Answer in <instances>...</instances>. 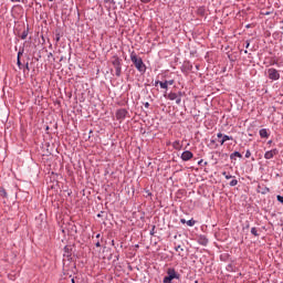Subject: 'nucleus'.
Masks as SVG:
<instances>
[{
	"instance_id": "6e6552de",
	"label": "nucleus",
	"mask_w": 283,
	"mask_h": 283,
	"mask_svg": "<svg viewBox=\"0 0 283 283\" xmlns=\"http://www.w3.org/2000/svg\"><path fill=\"white\" fill-rule=\"evenodd\" d=\"M158 85L161 90H166V92H167V90H169V85L167 84L166 81H164V82L155 81V87H158Z\"/></svg>"
},
{
	"instance_id": "393cba45",
	"label": "nucleus",
	"mask_w": 283,
	"mask_h": 283,
	"mask_svg": "<svg viewBox=\"0 0 283 283\" xmlns=\"http://www.w3.org/2000/svg\"><path fill=\"white\" fill-rule=\"evenodd\" d=\"M17 65L19 70H23V63H21V60H17Z\"/></svg>"
},
{
	"instance_id": "4be33fe9",
	"label": "nucleus",
	"mask_w": 283,
	"mask_h": 283,
	"mask_svg": "<svg viewBox=\"0 0 283 283\" xmlns=\"http://www.w3.org/2000/svg\"><path fill=\"white\" fill-rule=\"evenodd\" d=\"M222 176H224L226 180H231V178H235V177H233V176L227 174V171H223V172H222Z\"/></svg>"
},
{
	"instance_id": "1a4fd4ad",
	"label": "nucleus",
	"mask_w": 283,
	"mask_h": 283,
	"mask_svg": "<svg viewBox=\"0 0 283 283\" xmlns=\"http://www.w3.org/2000/svg\"><path fill=\"white\" fill-rule=\"evenodd\" d=\"M164 96L166 98H168V101H176V98H178V94L174 93V92H170L169 94H167V92H165Z\"/></svg>"
},
{
	"instance_id": "7c9ffc66",
	"label": "nucleus",
	"mask_w": 283,
	"mask_h": 283,
	"mask_svg": "<svg viewBox=\"0 0 283 283\" xmlns=\"http://www.w3.org/2000/svg\"><path fill=\"white\" fill-rule=\"evenodd\" d=\"M245 158H251V150L248 149V150L245 151Z\"/></svg>"
},
{
	"instance_id": "72a5a7b5",
	"label": "nucleus",
	"mask_w": 283,
	"mask_h": 283,
	"mask_svg": "<svg viewBox=\"0 0 283 283\" xmlns=\"http://www.w3.org/2000/svg\"><path fill=\"white\" fill-rule=\"evenodd\" d=\"M144 107H146V109H149V102L144 103Z\"/></svg>"
},
{
	"instance_id": "0eeeda50",
	"label": "nucleus",
	"mask_w": 283,
	"mask_h": 283,
	"mask_svg": "<svg viewBox=\"0 0 283 283\" xmlns=\"http://www.w3.org/2000/svg\"><path fill=\"white\" fill-rule=\"evenodd\" d=\"M191 158H193V153H191V150H185L181 154V160H184V163L191 160Z\"/></svg>"
},
{
	"instance_id": "f257e3e1",
	"label": "nucleus",
	"mask_w": 283,
	"mask_h": 283,
	"mask_svg": "<svg viewBox=\"0 0 283 283\" xmlns=\"http://www.w3.org/2000/svg\"><path fill=\"white\" fill-rule=\"evenodd\" d=\"M130 61L140 74H145V72H147V65H145V62H143V57H139L136 55V53L133 52L130 54Z\"/></svg>"
},
{
	"instance_id": "412c9836",
	"label": "nucleus",
	"mask_w": 283,
	"mask_h": 283,
	"mask_svg": "<svg viewBox=\"0 0 283 283\" xmlns=\"http://www.w3.org/2000/svg\"><path fill=\"white\" fill-rule=\"evenodd\" d=\"M22 70L24 74H25V71L30 72V63L27 62L25 65H23Z\"/></svg>"
},
{
	"instance_id": "473e14b6",
	"label": "nucleus",
	"mask_w": 283,
	"mask_h": 283,
	"mask_svg": "<svg viewBox=\"0 0 283 283\" xmlns=\"http://www.w3.org/2000/svg\"><path fill=\"white\" fill-rule=\"evenodd\" d=\"M11 3H21V0H10Z\"/></svg>"
},
{
	"instance_id": "a878e982",
	"label": "nucleus",
	"mask_w": 283,
	"mask_h": 283,
	"mask_svg": "<svg viewBox=\"0 0 283 283\" xmlns=\"http://www.w3.org/2000/svg\"><path fill=\"white\" fill-rule=\"evenodd\" d=\"M198 165H200V166L203 165L205 167H207V165H209V163L201 159V160L198 161Z\"/></svg>"
},
{
	"instance_id": "b1692460",
	"label": "nucleus",
	"mask_w": 283,
	"mask_h": 283,
	"mask_svg": "<svg viewBox=\"0 0 283 283\" xmlns=\"http://www.w3.org/2000/svg\"><path fill=\"white\" fill-rule=\"evenodd\" d=\"M238 185V179H232L230 181V187H235Z\"/></svg>"
},
{
	"instance_id": "09e8293b",
	"label": "nucleus",
	"mask_w": 283,
	"mask_h": 283,
	"mask_svg": "<svg viewBox=\"0 0 283 283\" xmlns=\"http://www.w3.org/2000/svg\"><path fill=\"white\" fill-rule=\"evenodd\" d=\"M249 227H250V226H249V223H248V224L245 226V229H249Z\"/></svg>"
},
{
	"instance_id": "f8f14e48",
	"label": "nucleus",
	"mask_w": 283,
	"mask_h": 283,
	"mask_svg": "<svg viewBox=\"0 0 283 283\" xmlns=\"http://www.w3.org/2000/svg\"><path fill=\"white\" fill-rule=\"evenodd\" d=\"M259 135L262 137V138H269V130H266V128H262L260 129L259 132Z\"/></svg>"
},
{
	"instance_id": "9d476101",
	"label": "nucleus",
	"mask_w": 283,
	"mask_h": 283,
	"mask_svg": "<svg viewBox=\"0 0 283 283\" xmlns=\"http://www.w3.org/2000/svg\"><path fill=\"white\" fill-rule=\"evenodd\" d=\"M217 137L222 138L226 143H227V140H233V136L222 135V133H218Z\"/></svg>"
},
{
	"instance_id": "c03bdc74",
	"label": "nucleus",
	"mask_w": 283,
	"mask_h": 283,
	"mask_svg": "<svg viewBox=\"0 0 283 283\" xmlns=\"http://www.w3.org/2000/svg\"><path fill=\"white\" fill-rule=\"evenodd\" d=\"M245 28H251V24H247Z\"/></svg>"
},
{
	"instance_id": "4c0bfd02",
	"label": "nucleus",
	"mask_w": 283,
	"mask_h": 283,
	"mask_svg": "<svg viewBox=\"0 0 283 283\" xmlns=\"http://www.w3.org/2000/svg\"><path fill=\"white\" fill-rule=\"evenodd\" d=\"M142 3H149L151 0H140Z\"/></svg>"
},
{
	"instance_id": "423d86ee",
	"label": "nucleus",
	"mask_w": 283,
	"mask_h": 283,
	"mask_svg": "<svg viewBox=\"0 0 283 283\" xmlns=\"http://www.w3.org/2000/svg\"><path fill=\"white\" fill-rule=\"evenodd\" d=\"M127 117V109L125 108H120L116 112V118L117 120H125V118Z\"/></svg>"
},
{
	"instance_id": "f03ea898",
	"label": "nucleus",
	"mask_w": 283,
	"mask_h": 283,
	"mask_svg": "<svg viewBox=\"0 0 283 283\" xmlns=\"http://www.w3.org/2000/svg\"><path fill=\"white\" fill-rule=\"evenodd\" d=\"M111 63L115 69V75L119 78V76L123 74V59L118 57V55H114Z\"/></svg>"
},
{
	"instance_id": "603ef678",
	"label": "nucleus",
	"mask_w": 283,
	"mask_h": 283,
	"mask_svg": "<svg viewBox=\"0 0 283 283\" xmlns=\"http://www.w3.org/2000/svg\"><path fill=\"white\" fill-rule=\"evenodd\" d=\"M49 1H51V2H52V1H54V0H49Z\"/></svg>"
},
{
	"instance_id": "c9c22d12",
	"label": "nucleus",
	"mask_w": 283,
	"mask_h": 283,
	"mask_svg": "<svg viewBox=\"0 0 283 283\" xmlns=\"http://www.w3.org/2000/svg\"><path fill=\"white\" fill-rule=\"evenodd\" d=\"M181 224H187V220L186 219H180Z\"/></svg>"
},
{
	"instance_id": "aec40b11",
	"label": "nucleus",
	"mask_w": 283,
	"mask_h": 283,
	"mask_svg": "<svg viewBox=\"0 0 283 283\" xmlns=\"http://www.w3.org/2000/svg\"><path fill=\"white\" fill-rule=\"evenodd\" d=\"M186 224H187L188 227H195L196 220L190 219V220L186 221Z\"/></svg>"
},
{
	"instance_id": "5fc2aeb1",
	"label": "nucleus",
	"mask_w": 283,
	"mask_h": 283,
	"mask_svg": "<svg viewBox=\"0 0 283 283\" xmlns=\"http://www.w3.org/2000/svg\"><path fill=\"white\" fill-rule=\"evenodd\" d=\"M281 23H283V20L281 21Z\"/></svg>"
},
{
	"instance_id": "c85d7f7f",
	"label": "nucleus",
	"mask_w": 283,
	"mask_h": 283,
	"mask_svg": "<svg viewBox=\"0 0 283 283\" xmlns=\"http://www.w3.org/2000/svg\"><path fill=\"white\" fill-rule=\"evenodd\" d=\"M176 83V81H174V80H166V84H168V85H174Z\"/></svg>"
},
{
	"instance_id": "7ed1b4c3",
	"label": "nucleus",
	"mask_w": 283,
	"mask_h": 283,
	"mask_svg": "<svg viewBox=\"0 0 283 283\" xmlns=\"http://www.w3.org/2000/svg\"><path fill=\"white\" fill-rule=\"evenodd\" d=\"M174 280H180V274L176 272V269L169 268L167 270V275L164 277V283H171Z\"/></svg>"
},
{
	"instance_id": "37998d69",
	"label": "nucleus",
	"mask_w": 283,
	"mask_h": 283,
	"mask_svg": "<svg viewBox=\"0 0 283 283\" xmlns=\"http://www.w3.org/2000/svg\"><path fill=\"white\" fill-rule=\"evenodd\" d=\"M196 70H200V65L197 64V65H196Z\"/></svg>"
},
{
	"instance_id": "c756f323",
	"label": "nucleus",
	"mask_w": 283,
	"mask_h": 283,
	"mask_svg": "<svg viewBox=\"0 0 283 283\" xmlns=\"http://www.w3.org/2000/svg\"><path fill=\"white\" fill-rule=\"evenodd\" d=\"M55 41H56V43H59V41H61V34H59V33L55 34Z\"/></svg>"
},
{
	"instance_id": "a18cd8bd",
	"label": "nucleus",
	"mask_w": 283,
	"mask_h": 283,
	"mask_svg": "<svg viewBox=\"0 0 283 283\" xmlns=\"http://www.w3.org/2000/svg\"><path fill=\"white\" fill-rule=\"evenodd\" d=\"M244 54H249V51H248V50H245V51H244Z\"/></svg>"
},
{
	"instance_id": "a211bd4d",
	"label": "nucleus",
	"mask_w": 283,
	"mask_h": 283,
	"mask_svg": "<svg viewBox=\"0 0 283 283\" xmlns=\"http://www.w3.org/2000/svg\"><path fill=\"white\" fill-rule=\"evenodd\" d=\"M251 233H252V235H254L255 238H260V233H258V228H251Z\"/></svg>"
},
{
	"instance_id": "9b49d317",
	"label": "nucleus",
	"mask_w": 283,
	"mask_h": 283,
	"mask_svg": "<svg viewBox=\"0 0 283 283\" xmlns=\"http://www.w3.org/2000/svg\"><path fill=\"white\" fill-rule=\"evenodd\" d=\"M64 256L72 258V249L69 245L64 247Z\"/></svg>"
},
{
	"instance_id": "5701e85b",
	"label": "nucleus",
	"mask_w": 283,
	"mask_h": 283,
	"mask_svg": "<svg viewBox=\"0 0 283 283\" xmlns=\"http://www.w3.org/2000/svg\"><path fill=\"white\" fill-rule=\"evenodd\" d=\"M23 52H24L23 49L19 50L17 60H21V56H23Z\"/></svg>"
},
{
	"instance_id": "e433bc0d",
	"label": "nucleus",
	"mask_w": 283,
	"mask_h": 283,
	"mask_svg": "<svg viewBox=\"0 0 283 283\" xmlns=\"http://www.w3.org/2000/svg\"><path fill=\"white\" fill-rule=\"evenodd\" d=\"M250 45H251V42L247 41L245 42V48L249 49Z\"/></svg>"
},
{
	"instance_id": "a19ab883",
	"label": "nucleus",
	"mask_w": 283,
	"mask_h": 283,
	"mask_svg": "<svg viewBox=\"0 0 283 283\" xmlns=\"http://www.w3.org/2000/svg\"><path fill=\"white\" fill-rule=\"evenodd\" d=\"M154 229H156V227H153V230L150 231V235H154Z\"/></svg>"
},
{
	"instance_id": "79ce46f5",
	"label": "nucleus",
	"mask_w": 283,
	"mask_h": 283,
	"mask_svg": "<svg viewBox=\"0 0 283 283\" xmlns=\"http://www.w3.org/2000/svg\"><path fill=\"white\" fill-rule=\"evenodd\" d=\"M264 14H265V15H269V14H271V11H268V12H265Z\"/></svg>"
},
{
	"instance_id": "f704fd0d",
	"label": "nucleus",
	"mask_w": 283,
	"mask_h": 283,
	"mask_svg": "<svg viewBox=\"0 0 283 283\" xmlns=\"http://www.w3.org/2000/svg\"><path fill=\"white\" fill-rule=\"evenodd\" d=\"M175 250L176 251H180V250L184 251L182 247H180V245L176 247Z\"/></svg>"
},
{
	"instance_id": "4468645a",
	"label": "nucleus",
	"mask_w": 283,
	"mask_h": 283,
	"mask_svg": "<svg viewBox=\"0 0 283 283\" xmlns=\"http://www.w3.org/2000/svg\"><path fill=\"white\" fill-rule=\"evenodd\" d=\"M235 158H242V154L240 151H234L230 155V160H235Z\"/></svg>"
},
{
	"instance_id": "ddd939ff",
	"label": "nucleus",
	"mask_w": 283,
	"mask_h": 283,
	"mask_svg": "<svg viewBox=\"0 0 283 283\" xmlns=\"http://www.w3.org/2000/svg\"><path fill=\"white\" fill-rule=\"evenodd\" d=\"M172 147L174 149H176L177 151H180V149H182V145L180 144V140H175L172 143Z\"/></svg>"
},
{
	"instance_id": "de8ad7c7",
	"label": "nucleus",
	"mask_w": 283,
	"mask_h": 283,
	"mask_svg": "<svg viewBox=\"0 0 283 283\" xmlns=\"http://www.w3.org/2000/svg\"><path fill=\"white\" fill-rule=\"evenodd\" d=\"M71 283H76V282L74 281V279H72V280H71Z\"/></svg>"
},
{
	"instance_id": "3c124183",
	"label": "nucleus",
	"mask_w": 283,
	"mask_h": 283,
	"mask_svg": "<svg viewBox=\"0 0 283 283\" xmlns=\"http://www.w3.org/2000/svg\"><path fill=\"white\" fill-rule=\"evenodd\" d=\"M97 218H101V213L97 214Z\"/></svg>"
},
{
	"instance_id": "cd10ccee",
	"label": "nucleus",
	"mask_w": 283,
	"mask_h": 283,
	"mask_svg": "<svg viewBox=\"0 0 283 283\" xmlns=\"http://www.w3.org/2000/svg\"><path fill=\"white\" fill-rule=\"evenodd\" d=\"M175 101H176V105H180V103H182V98L179 96H177Z\"/></svg>"
},
{
	"instance_id": "58836bf2",
	"label": "nucleus",
	"mask_w": 283,
	"mask_h": 283,
	"mask_svg": "<svg viewBox=\"0 0 283 283\" xmlns=\"http://www.w3.org/2000/svg\"><path fill=\"white\" fill-rule=\"evenodd\" d=\"M95 247L99 248V247H101V241H97V242L95 243Z\"/></svg>"
},
{
	"instance_id": "39448f33",
	"label": "nucleus",
	"mask_w": 283,
	"mask_h": 283,
	"mask_svg": "<svg viewBox=\"0 0 283 283\" xmlns=\"http://www.w3.org/2000/svg\"><path fill=\"white\" fill-rule=\"evenodd\" d=\"M277 154H280V150H277L276 148L272 149V150H268L264 154V158L265 160H271L273 157L277 156Z\"/></svg>"
},
{
	"instance_id": "864d4df0",
	"label": "nucleus",
	"mask_w": 283,
	"mask_h": 283,
	"mask_svg": "<svg viewBox=\"0 0 283 283\" xmlns=\"http://www.w3.org/2000/svg\"><path fill=\"white\" fill-rule=\"evenodd\" d=\"M195 283H198V281H195Z\"/></svg>"
},
{
	"instance_id": "ea45409f",
	"label": "nucleus",
	"mask_w": 283,
	"mask_h": 283,
	"mask_svg": "<svg viewBox=\"0 0 283 283\" xmlns=\"http://www.w3.org/2000/svg\"><path fill=\"white\" fill-rule=\"evenodd\" d=\"M220 145H224V139L219 140Z\"/></svg>"
},
{
	"instance_id": "49530a36",
	"label": "nucleus",
	"mask_w": 283,
	"mask_h": 283,
	"mask_svg": "<svg viewBox=\"0 0 283 283\" xmlns=\"http://www.w3.org/2000/svg\"><path fill=\"white\" fill-rule=\"evenodd\" d=\"M96 238H101V233L96 234Z\"/></svg>"
},
{
	"instance_id": "8fccbe9b",
	"label": "nucleus",
	"mask_w": 283,
	"mask_h": 283,
	"mask_svg": "<svg viewBox=\"0 0 283 283\" xmlns=\"http://www.w3.org/2000/svg\"><path fill=\"white\" fill-rule=\"evenodd\" d=\"M265 191H270V189H269V188H265Z\"/></svg>"
},
{
	"instance_id": "2eb2a0df",
	"label": "nucleus",
	"mask_w": 283,
	"mask_h": 283,
	"mask_svg": "<svg viewBox=\"0 0 283 283\" xmlns=\"http://www.w3.org/2000/svg\"><path fill=\"white\" fill-rule=\"evenodd\" d=\"M199 244H202V247H207V244H209V239L206 237H200Z\"/></svg>"
},
{
	"instance_id": "dca6fc26",
	"label": "nucleus",
	"mask_w": 283,
	"mask_h": 283,
	"mask_svg": "<svg viewBox=\"0 0 283 283\" xmlns=\"http://www.w3.org/2000/svg\"><path fill=\"white\" fill-rule=\"evenodd\" d=\"M28 34H30V29L27 28V30H24L22 32V34L20 35V39H22V41H25V39H28Z\"/></svg>"
},
{
	"instance_id": "f3484780",
	"label": "nucleus",
	"mask_w": 283,
	"mask_h": 283,
	"mask_svg": "<svg viewBox=\"0 0 283 283\" xmlns=\"http://www.w3.org/2000/svg\"><path fill=\"white\" fill-rule=\"evenodd\" d=\"M0 196L1 198H8V192L6 191V188H0Z\"/></svg>"
},
{
	"instance_id": "2f4dec72",
	"label": "nucleus",
	"mask_w": 283,
	"mask_h": 283,
	"mask_svg": "<svg viewBox=\"0 0 283 283\" xmlns=\"http://www.w3.org/2000/svg\"><path fill=\"white\" fill-rule=\"evenodd\" d=\"M185 94V92H181V91H179L178 93H177V96L179 97V98H182V95Z\"/></svg>"
},
{
	"instance_id": "6e6d98bb",
	"label": "nucleus",
	"mask_w": 283,
	"mask_h": 283,
	"mask_svg": "<svg viewBox=\"0 0 283 283\" xmlns=\"http://www.w3.org/2000/svg\"><path fill=\"white\" fill-rule=\"evenodd\" d=\"M282 30H283V27H282Z\"/></svg>"
},
{
	"instance_id": "bb28decb",
	"label": "nucleus",
	"mask_w": 283,
	"mask_h": 283,
	"mask_svg": "<svg viewBox=\"0 0 283 283\" xmlns=\"http://www.w3.org/2000/svg\"><path fill=\"white\" fill-rule=\"evenodd\" d=\"M276 200H277V202H281V205H283V196L277 195Z\"/></svg>"
},
{
	"instance_id": "6ab92c4d",
	"label": "nucleus",
	"mask_w": 283,
	"mask_h": 283,
	"mask_svg": "<svg viewBox=\"0 0 283 283\" xmlns=\"http://www.w3.org/2000/svg\"><path fill=\"white\" fill-rule=\"evenodd\" d=\"M185 67H186V70H188V72H191V70H193V65L190 62H187L185 64Z\"/></svg>"
},
{
	"instance_id": "20e7f679",
	"label": "nucleus",
	"mask_w": 283,
	"mask_h": 283,
	"mask_svg": "<svg viewBox=\"0 0 283 283\" xmlns=\"http://www.w3.org/2000/svg\"><path fill=\"white\" fill-rule=\"evenodd\" d=\"M270 81H280V72L276 69L268 70Z\"/></svg>"
}]
</instances>
